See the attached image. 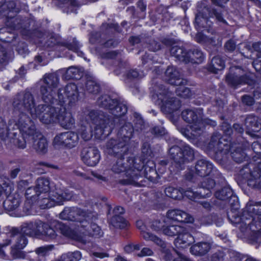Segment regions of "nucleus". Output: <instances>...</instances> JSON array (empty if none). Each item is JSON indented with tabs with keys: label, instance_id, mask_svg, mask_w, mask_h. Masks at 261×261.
Masks as SVG:
<instances>
[{
	"label": "nucleus",
	"instance_id": "f257e3e1",
	"mask_svg": "<svg viewBox=\"0 0 261 261\" xmlns=\"http://www.w3.org/2000/svg\"><path fill=\"white\" fill-rule=\"evenodd\" d=\"M253 154L250 161L244 166L243 177L247 185L253 189L261 193V138L251 144ZM237 223L248 225L250 229L253 227L261 229V200H249L242 213L236 218Z\"/></svg>",
	"mask_w": 261,
	"mask_h": 261
},
{
	"label": "nucleus",
	"instance_id": "f03ea898",
	"mask_svg": "<svg viewBox=\"0 0 261 261\" xmlns=\"http://www.w3.org/2000/svg\"><path fill=\"white\" fill-rule=\"evenodd\" d=\"M136 159L129 157L128 159V163H124V159L123 158L117 160L112 167L113 172L117 174H123L127 177L126 179L119 180V183L122 185H135L137 187H144L146 185L140 180L139 183L138 180L140 177H144L149 181L156 184L159 179L166 171L167 167L161 166L158 165L157 169L156 164L153 161H148L146 164L143 161L140 164H137L135 162Z\"/></svg>",
	"mask_w": 261,
	"mask_h": 261
},
{
	"label": "nucleus",
	"instance_id": "7ed1b4c3",
	"mask_svg": "<svg viewBox=\"0 0 261 261\" xmlns=\"http://www.w3.org/2000/svg\"><path fill=\"white\" fill-rule=\"evenodd\" d=\"M100 100V107L108 110L113 116L103 115L100 117L97 111L92 110L89 112L87 117L95 125V138L102 140L109 136L116 126L124 122V120L121 116L127 113L128 108L120 100L113 99L110 95L101 96Z\"/></svg>",
	"mask_w": 261,
	"mask_h": 261
},
{
	"label": "nucleus",
	"instance_id": "20e7f679",
	"mask_svg": "<svg viewBox=\"0 0 261 261\" xmlns=\"http://www.w3.org/2000/svg\"><path fill=\"white\" fill-rule=\"evenodd\" d=\"M220 126L223 134L214 132L209 142L205 145V150L209 153H213L219 160H222L224 155L230 154L235 162H243L247 158L245 151L250 147L249 142H232L231 135L233 130L231 124L227 121H223Z\"/></svg>",
	"mask_w": 261,
	"mask_h": 261
},
{
	"label": "nucleus",
	"instance_id": "39448f33",
	"mask_svg": "<svg viewBox=\"0 0 261 261\" xmlns=\"http://www.w3.org/2000/svg\"><path fill=\"white\" fill-rule=\"evenodd\" d=\"M35 102L33 94L30 92H25L23 96L20 95L16 96L13 99L12 105L13 108L18 111L19 124H21L23 128V132L30 135V128L34 129L33 136L28 139L25 138V141L27 143H33L34 148L36 152L39 153L45 154L47 151L48 141L44 136L40 133L37 132L36 126L33 121L28 115L30 114L33 117H35L33 112V108Z\"/></svg>",
	"mask_w": 261,
	"mask_h": 261
},
{
	"label": "nucleus",
	"instance_id": "423d86ee",
	"mask_svg": "<svg viewBox=\"0 0 261 261\" xmlns=\"http://www.w3.org/2000/svg\"><path fill=\"white\" fill-rule=\"evenodd\" d=\"M125 115V114L121 116L124 120V122L115 127L119 128L117 138H111L106 143L108 153L112 156L116 158L117 160L122 158L124 159V156L128 151L126 145H128L133 138L135 131L141 133L145 128L144 120L139 113H134V126L131 122L126 121V119L123 117Z\"/></svg>",
	"mask_w": 261,
	"mask_h": 261
},
{
	"label": "nucleus",
	"instance_id": "0eeeda50",
	"mask_svg": "<svg viewBox=\"0 0 261 261\" xmlns=\"http://www.w3.org/2000/svg\"><path fill=\"white\" fill-rule=\"evenodd\" d=\"M45 85L40 87V93L43 101L47 104L60 106V101H64L63 106L71 108L77 101L79 97V92L77 85L75 83H70L66 85L63 90L64 94L62 93V89L58 92V98L56 91L55 89L59 84L58 78L52 74H49L44 79Z\"/></svg>",
	"mask_w": 261,
	"mask_h": 261
},
{
	"label": "nucleus",
	"instance_id": "6e6552de",
	"mask_svg": "<svg viewBox=\"0 0 261 261\" xmlns=\"http://www.w3.org/2000/svg\"><path fill=\"white\" fill-rule=\"evenodd\" d=\"M215 179L210 177L203 178L198 184L201 198L210 197L212 196V191H214V196L218 200L224 201L230 206L231 211L236 212L240 208L239 198L235 194L226 178L222 173H219Z\"/></svg>",
	"mask_w": 261,
	"mask_h": 261
},
{
	"label": "nucleus",
	"instance_id": "1a4fd4ad",
	"mask_svg": "<svg viewBox=\"0 0 261 261\" xmlns=\"http://www.w3.org/2000/svg\"><path fill=\"white\" fill-rule=\"evenodd\" d=\"M60 106H53V105H39L34 106L33 112L36 118L45 124H53L58 123L65 129H70L74 126L75 119L71 112L67 110L63 106L64 101H60Z\"/></svg>",
	"mask_w": 261,
	"mask_h": 261
},
{
	"label": "nucleus",
	"instance_id": "9d476101",
	"mask_svg": "<svg viewBox=\"0 0 261 261\" xmlns=\"http://www.w3.org/2000/svg\"><path fill=\"white\" fill-rule=\"evenodd\" d=\"M18 111L14 108L13 115L9 119L8 124L2 117H0V147L2 141H8L15 147L24 149L25 148V139L33 136L34 129L30 128V135L23 132V128L19 124Z\"/></svg>",
	"mask_w": 261,
	"mask_h": 261
},
{
	"label": "nucleus",
	"instance_id": "9b49d317",
	"mask_svg": "<svg viewBox=\"0 0 261 261\" xmlns=\"http://www.w3.org/2000/svg\"><path fill=\"white\" fill-rule=\"evenodd\" d=\"M169 154L172 161L169 167L170 175L167 179L172 181L174 178H177L176 176L179 175L180 171L185 169L187 164L194 160L195 152L194 149L188 144L174 138L169 149Z\"/></svg>",
	"mask_w": 261,
	"mask_h": 261
},
{
	"label": "nucleus",
	"instance_id": "f8f14e48",
	"mask_svg": "<svg viewBox=\"0 0 261 261\" xmlns=\"http://www.w3.org/2000/svg\"><path fill=\"white\" fill-rule=\"evenodd\" d=\"M197 13L194 21L195 29L201 32L212 33L213 31V22L210 18H215L216 20L223 24L227 21L224 18L221 11L213 8L209 4L208 0H202L197 4Z\"/></svg>",
	"mask_w": 261,
	"mask_h": 261
},
{
	"label": "nucleus",
	"instance_id": "ddd939ff",
	"mask_svg": "<svg viewBox=\"0 0 261 261\" xmlns=\"http://www.w3.org/2000/svg\"><path fill=\"white\" fill-rule=\"evenodd\" d=\"M150 93L152 100L160 107L161 111L173 118L174 113L180 109L181 103L178 98L173 96V93L169 88L163 84H156L152 87Z\"/></svg>",
	"mask_w": 261,
	"mask_h": 261
},
{
	"label": "nucleus",
	"instance_id": "4468645a",
	"mask_svg": "<svg viewBox=\"0 0 261 261\" xmlns=\"http://www.w3.org/2000/svg\"><path fill=\"white\" fill-rule=\"evenodd\" d=\"M16 6L14 1L0 0V14L6 17L5 23L7 29L10 31H20L22 35L30 36L32 31L30 29L31 21L29 19L17 15L14 16H9V13L15 10Z\"/></svg>",
	"mask_w": 261,
	"mask_h": 261
},
{
	"label": "nucleus",
	"instance_id": "2eb2a0df",
	"mask_svg": "<svg viewBox=\"0 0 261 261\" xmlns=\"http://www.w3.org/2000/svg\"><path fill=\"white\" fill-rule=\"evenodd\" d=\"M4 227L9 228L10 230L16 229L17 230L18 232L14 236V240L23 236L25 237H36L49 240L56 236L54 230L49 225L48 223L40 220L23 223L20 228L10 226Z\"/></svg>",
	"mask_w": 261,
	"mask_h": 261
},
{
	"label": "nucleus",
	"instance_id": "dca6fc26",
	"mask_svg": "<svg viewBox=\"0 0 261 261\" xmlns=\"http://www.w3.org/2000/svg\"><path fill=\"white\" fill-rule=\"evenodd\" d=\"M50 181L48 178H38L36 182V189L41 196L40 202V208L42 210L48 209L56 205L63 204L66 197L63 192L59 193L57 191L50 190Z\"/></svg>",
	"mask_w": 261,
	"mask_h": 261
},
{
	"label": "nucleus",
	"instance_id": "f3484780",
	"mask_svg": "<svg viewBox=\"0 0 261 261\" xmlns=\"http://www.w3.org/2000/svg\"><path fill=\"white\" fill-rule=\"evenodd\" d=\"M59 218L63 220L80 222L79 226H81L84 220H97L98 215L96 212L85 210L77 206L65 207L60 213Z\"/></svg>",
	"mask_w": 261,
	"mask_h": 261
},
{
	"label": "nucleus",
	"instance_id": "a211bd4d",
	"mask_svg": "<svg viewBox=\"0 0 261 261\" xmlns=\"http://www.w3.org/2000/svg\"><path fill=\"white\" fill-rule=\"evenodd\" d=\"M164 192L166 195L174 200H181L184 197L192 201L201 199V195L198 191H194L191 188L185 189L181 187L175 188L172 186L167 187Z\"/></svg>",
	"mask_w": 261,
	"mask_h": 261
},
{
	"label": "nucleus",
	"instance_id": "6ab92c4d",
	"mask_svg": "<svg viewBox=\"0 0 261 261\" xmlns=\"http://www.w3.org/2000/svg\"><path fill=\"white\" fill-rule=\"evenodd\" d=\"M79 136L77 133L68 131L58 134L54 138L53 144L55 147L72 149L79 142Z\"/></svg>",
	"mask_w": 261,
	"mask_h": 261
},
{
	"label": "nucleus",
	"instance_id": "aec40b11",
	"mask_svg": "<svg viewBox=\"0 0 261 261\" xmlns=\"http://www.w3.org/2000/svg\"><path fill=\"white\" fill-rule=\"evenodd\" d=\"M107 207L108 211L107 214L109 224L116 228L121 229L126 228L129 223L122 216L125 213L124 208L119 205L115 206L113 210L112 216H111V205L110 204H107Z\"/></svg>",
	"mask_w": 261,
	"mask_h": 261
},
{
	"label": "nucleus",
	"instance_id": "412c9836",
	"mask_svg": "<svg viewBox=\"0 0 261 261\" xmlns=\"http://www.w3.org/2000/svg\"><path fill=\"white\" fill-rule=\"evenodd\" d=\"M49 225L54 230L56 236L52 240L56 238L57 236V232L59 231L65 237H68L78 242H84L83 237L80 236L79 231V226L75 230L72 229L68 225L66 224L59 221H54L48 223ZM50 239L49 240H50Z\"/></svg>",
	"mask_w": 261,
	"mask_h": 261
},
{
	"label": "nucleus",
	"instance_id": "4be33fe9",
	"mask_svg": "<svg viewBox=\"0 0 261 261\" xmlns=\"http://www.w3.org/2000/svg\"><path fill=\"white\" fill-rule=\"evenodd\" d=\"M195 174L201 177H208L215 179L219 173H221L210 161L206 159L198 160L193 167Z\"/></svg>",
	"mask_w": 261,
	"mask_h": 261
},
{
	"label": "nucleus",
	"instance_id": "5701e85b",
	"mask_svg": "<svg viewBox=\"0 0 261 261\" xmlns=\"http://www.w3.org/2000/svg\"><path fill=\"white\" fill-rule=\"evenodd\" d=\"M95 221L86 219L82 222V225L79 226L80 236L84 239V242H81V243H86L87 236L99 238L103 236V232L100 227L93 222Z\"/></svg>",
	"mask_w": 261,
	"mask_h": 261
},
{
	"label": "nucleus",
	"instance_id": "b1692460",
	"mask_svg": "<svg viewBox=\"0 0 261 261\" xmlns=\"http://www.w3.org/2000/svg\"><path fill=\"white\" fill-rule=\"evenodd\" d=\"M203 116V109L201 108L186 109L181 112V117L186 123L191 124L195 129L199 128V124Z\"/></svg>",
	"mask_w": 261,
	"mask_h": 261
},
{
	"label": "nucleus",
	"instance_id": "393cba45",
	"mask_svg": "<svg viewBox=\"0 0 261 261\" xmlns=\"http://www.w3.org/2000/svg\"><path fill=\"white\" fill-rule=\"evenodd\" d=\"M101 159L100 151L96 147H90L84 149L81 152V159L83 163L90 167H94Z\"/></svg>",
	"mask_w": 261,
	"mask_h": 261
},
{
	"label": "nucleus",
	"instance_id": "a878e982",
	"mask_svg": "<svg viewBox=\"0 0 261 261\" xmlns=\"http://www.w3.org/2000/svg\"><path fill=\"white\" fill-rule=\"evenodd\" d=\"M127 145H126V147L127 148L128 151H127V153L124 156L125 163H127L128 159L129 157H132L136 159L135 162H136L137 164H140V162L142 161L144 162V164H146L148 161H151L150 159H152L154 156L153 151L151 147V145L148 142H144L142 143L141 146V156L139 158L135 156L133 153H130L129 154V149Z\"/></svg>",
	"mask_w": 261,
	"mask_h": 261
},
{
	"label": "nucleus",
	"instance_id": "bb28decb",
	"mask_svg": "<svg viewBox=\"0 0 261 261\" xmlns=\"http://www.w3.org/2000/svg\"><path fill=\"white\" fill-rule=\"evenodd\" d=\"M244 124L246 133L252 137L257 136L255 133L261 129V119L254 115H247L245 119Z\"/></svg>",
	"mask_w": 261,
	"mask_h": 261
},
{
	"label": "nucleus",
	"instance_id": "cd10ccee",
	"mask_svg": "<svg viewBox=\"0 0 261 261\" xmlns=\"http://www.w3.org/2000/svg\"><path fill=\"white\" fill-rule=\"evenodd\" d=\"M166 217L172 222L180 224L192 223L194 221V218L191 215L179 209L168 210Z\"/></svg>",
	"mask_w": 261,
	"mask_h": 261
},
{
	"label": "nucleus",
	"instance_id": "c85d7f7f",
	"mask_svg": "<svg viewBox=\"0 0 261 261\" xmlns=\"http://www.w3.org/2000/svg\"><path fill=\"white\" fill-rule=\"evenodd\" d=\"M171 56L174 57L176 60L179 62L187 64L191 61V49H188L185 46L174 45L170 48Z\"/></svg>",
	"mask_w": 261,
	"mask_h": 261
},
{
	"label": "nucleus",
	"instance_id": "c756f323",
	"mask_svg": "<svg viewBox=\"0 0 261 261\" xmlns=\"http://www.w3.org/2000/svg\"><path fill=\"white\" fill-rule=\"evenodd\" d=\"M14 244L11 247L10 254L13 259L24 258L26 254L25 252L22 251L27 245L28 240L27 237L23 236L15 238L13 240Z\"/></svg>",
	"mask_w": 261,
	"mask_h": 261
},
{
	"label": "nucleus",
	"instance_id": "7c9ffc66",
	"mask_svg": "<svg viewBox=\"0 0 261 261\" xmlns=\"http://www.w3.org/2000/svg\"><path fill=\"white\" fill-rule=\"evenodd\" d=\"M165 79L167 83L171 85L175 86L186 83L187 80L181 77V73L178 69L173 66H169L165 72Z\"/></svg>",
	"mask_w": 261,
	"mask_h": 261
},
{
	"label": "nucleus",
	"instance_id": "2f4dec72",
	"mask_svg": "<svg viewBox=\"0 0 261 261\" xmlns=\"http://www.w3.org/2000/svg\"><path fill=\"white\" fill-rule=\"evenodd\" d=\"M194 242L193 236L188 232L184 227H182V230L178 233L177 238L174 240V244L178 248H184L190 246Z\"/></svg>",
	"mask_w": 261,
	"mask_h": 261
},
{
	"label": "nucleus",
	"instance_id": "473e14b6",
	"mask_svg": "<svg viewBox=\"0 0 261 261\" xmlns=\"http://www.w3.org/2000/svg\"><path fill=\"white\" fill-rule=\"evenodd\" d=\"M18 232L16 229L10 230L9 228H3L2 233L0 235V255H5L3 248L11 245L14 240V236Z\"/></svg>",
	"mask_w": 261,
	"mask_h": 261
},
{
	"label": "nucleus",
	"instance_id": "72a5a7b5",
	"mask_svg": "<svg viewBox=\"0 0 261 261\" xmlns=\"http://www.w3.org/2000/svg\"><path fill=\"white\" fill-rule=\"evenodd\" d=\"M8 194L5 196V199L3 203V207L9 212L16 211L21 202L19 195L12 194L11 190H8Z\"/></svg>",
	"mask_w": 261,
	"mask_h": 261
},
{
	"label": "nucleus",
	"instance_id": "f704fd0d",
	"mask_svg": "<svg viewBox=\"0 0 261 261\" xmlns=\"http://www.w3.org/2000/svg\"><path fill=\"white\" fill-rule=\"evenodd\" d=\"M243 71L244 70L241 66H236L231 67L229 73L226 75V82L228 85L233 88L241 85V75L239 73Z\"/></svg>",
	"mask_w": 261,
	"mask_h": 261
},
{
	"label": "nucleus",
	"instance_id": "c9c22d12",
	"mask_svg": "<svg viewBox=\"0 0 261 261\" xmlns=\"http://www.w3.org/2000/svg\"><path fill=\"white\" fill-rule=\"evenodd\" d=\"M225 67V60L220 56H214L211 63L206 65L207 70L213 73H218L219 70H222Z\"/></svg>",
	"mask_w": 261,
	"mask_h": 261
},
{
	"label": "nucleus",
	"instance_id": "e433bc0d",
	"mask_svg": "<svg viewBox=\"0 0 261 261\" xmlns=\"http://www.w3.org/2000/svg\"><path fill=\"white\" fill-rule=\"evenodd\" d=\"M81 46L80 42L75 37L70 40H64L62 44V47L75 53L79 57L85 58L84 53L80 50Z\"/></svg>",
	"mask_w": 261,
	"mask_h": 261
},
{
	"label": "nucleus",
	"instance_id": "4c0bfd02",
	"mask_svg": "<svg viewBox=\"0 0 261 261\" xmlns=\"http://www.w3.org/2000/svg\"><path fill=\"white\" fill-rule=\"evenodd\" d=\"M211 248V244L206 242H200L193 245L190 248L191 254L196 256L206 254Z\"/></svg>",
	"mask_w": 261,
	"mask_h": 261
},
{
	"label": "nucleus",
	"instance_id": "58836bf2",
	"mask_svg": "<svg viewBox=\"0 0 261 261\" xmlns=\"http://www.w3.org/2000/svg\"><path fill=\"white\" fill-rule=\"evenodd\" d=\"M231 128L233 130L231 135V140L232 142H243L244 141H247L244 138L242 137L244 132L242 124L234 123L232 127L231 126Z\"/></svg>",
	"mask_w": 261,
	"mask_h": 261
},
{
	"label": "nucleus",
	"instance_id": "ea45409f",
	"mask_svg": "<svg viewBox=\"0 0 261 261\" xmlns=\"http://www.w3.org/2000/svg\"><path fill=\"white\" fill-rule=\"evenodd\" d=\"M63 40L58 34H53L46 42L47 47L52 50H55L62 47Z\"/></svg>",
	"mask_w": 261,
	"mask_h": 261
},
{
	"label": "nucleus",
	"instance_id": "a19ab883",
	"mask_svg": "<svg viewBox=\"0 0 261 261\" xmlns=\"http://www.w3.org/2000/svg\"><path fill=\"white\" fill-rule=\"evenodd\" d=\"M142 237L146 241H150L153 242L156 245L160 247V251L163 249H165V247L167 246L165 241L151 232H143L142 233Z\"/></svg>",
	"mask_w": 261,
	"mask_h": 261
},
{
	"label": "nucleus",
	"instance_id": "79ce46f5",
	"mask_svg": "<svg viewBox=\"0 0 261 261\" xmlns=\"http://www.w3.org/2000/svg\"><path fill=\"white\" fill-rule=\"evenodd\" d=\"M191 61L193 64H201L205 59V55L199 48L191 49Z\"/></svg>",
	"mask_w": 261,
	"mask_h": 261
},
{
	"label": "nucleus",
	"instance_id": "37998d69",
	"mask_svg": "<svg viewBox=\"0 0 261 261\" xmlns=\"http://www.w3.org/2000/svg\"><path fill=\"white\" fill-rule=\"evenodd\" d=\"M187 84V82L186 83L175 85L176 86H178L175 89V92L177 96L185 99L189 98L192 97L193 94L191 89L185 87Z\"/></svg>",
	"mask_w": 261,
	"mask_h": 261
},
{
	"label": "nucleus",
	"instance_id": "c03bdc74",
	"mask_svg": "<svg viewBox=\"0 0 261 261\" xmlns=\"http://www.w3.org/2000/svg\"><path fill=\"white\" fill-rule=\"evenodd\" d=\"M81 77V74L77 68L70 67L63 74L62 79L66 81L79 80Z\"/></svg>",
	"mask_w": 261,
	"mask_h": 261
},
{
	"label": "nucleus",
	"instance_id": "a18cd8bd",
	"mask_svg": "<svg viewBox=\"0 0 261 261\" xmlns=\"http://www.w3.org/2000/svg\"><path fill=\"white\" fill-rule=\"evenodd\" d=\"M182 226L177 224H172L164 226L163 228V233L169 237H174L178 235L180 231L182 230Z\"/></svg>",
	"mask_w": 261,
	"mask_h": 261
},
{
	"label": "nucleus",
	"instance_id": "49530a36",
	"mask_svg": "<svg viewBox=\"0 0 261 261\" xmlns=\"http://www.w3.org/2000/svg\"><path fill=\"white\" fill-rule=\"evenodd\" d=\"M85 90L87 92L93 95H97L101 91L100 85L95 81L88 80L85 83Z\"/></svg>",
	"mask_w": 261,
	"mask_h": 261
},
{
	"label": "nucleus",
	"instance_id": "de8ad7c7",
	"mask_svg": "<svg viewBox=\"0 0 261 261\" xmlns=\"http://www.w3.org/2000/svg\"><path fill=\"white\" fill-rule=\"evenodd\" d=\"M40 195L37 189L36 186L34 187H28L25 191V199H30L33 200L38 201V203L40 205Z\"/></svg>",
	"mask_w": 261,
	"mask_h": 261
},
{
	"label": "nucleus",
	"instance_id": "09e8293b",
	"mask_svg": "<svg viewBox=\"0 0 261 261\" xmlns=\"http://www.w3.org/2000/svg\"><path fill=\"white\" fill-rule=\"evenodd\" d=\"M81 257L82 254L79 251L68 252L61 255L60 261H79Z\"/></svg>",
	"mask_w": 261,
	"mask_h": 261
},
{
	"label": "nucleus",
	"instance_id": "8fccbe9b",
	"mask_svg": "<svg viewBox=\"0 0 261 261\" xmlns=\"http://www.w3.org/2000/svg\"><path fill=\"white\" fill-rule=\"evenodd\" d=\"M241 85H248L254 86L256 84V80L254 75L252 73H245L241 75Z\"/></svg>",
	"mask_w": 261,
	"mask_h": 261
},
{
	"label": "nucleus",
	"instance_id": "3c124183",
	"mask_svg": "<svg viewBox=\"0 0 261 261\" xmlns=\"http://www.w3.org/2000/svg\"><path fill=\"white\" fill-rule=\"evenodd\" d=\"M36 202H38V201L26 199L22 207L23 214L22 216L32 215L34 205Z\"/></svg>",
	"mask_w": 261,
	"mask_h": 261
},
{
	"label": "nucleus",
	"instance_id": "603ef678",
	"mask_svg": "<svg viewBox=\"0 0 261 261\" xmlns=\"http://www.w3.org/2000/svg\"><path fill=\"white\" fill-rule=\"evenodd\" d=\"M242 103L247 106H252L255 102L254 97L248 95L244 94L241 97Z\"/></svg>",
	"mask_w": 261,
	"mask_h": 261
},
{
	"label": "nucleus",
	"instance_id": "864d4df0",
	"mask_svg": "<svg viewBox=\"0 0 261 261\" xmlns=\"http://www.w3.org/2000/svg\"><path fill=\"white\" fill-rule=\"evenodd\" d=\"M118 55L117 50H111L103 52L100 54L101 58L103 59H115Z\"/></svg>",
	"mask_w": 261,
	"mask_h": 261
},
{
	"label": "nucleus",
	"instance_id": "5fc2aeb1",
	"mask_svg": "<svg viewBox=\"0 0 261 261\" xmlns=\"http://www.w3.org/2000/svg\"><path fill=\"white\" fill-rule=\"evenodd\" d=\"M53 248V246L51 245L41 246L37 248L35 250V252L38 255L45 256Z\"/></svg>",
	"mask_w": 261,
	"mask_h": 261
},
{
	"label": "nucleus",
	"instance_id": "6e6d98bb",
	"mask_svg": "<svg viewBox=\"0 0 261 261\" xmlns=\"http://www.w3.org/2000/svg\"><path fill=\"white\" fill-rule=\"evenodd\" d=\"M217 122L215 120H213L208 118H203V116H202V121L199 124V128L197 130H200L201 127L205 126V125H210L213 127H215L217 126Z\"/></svg>",
	"mask_w": 261,
	"mask_h": 261
},
{
	"label": "nucleus",
	"instance_id": "4d7b16f0",
	"mask_svg": "<svg viewBox=\"0 0 261 261\" xmlns=\"http://www.w3.org/2000/svg\"><path fill=\"white\" fill-rule=\"evenodd\" d=\"M163 255V259L165 261H173V255L171 252V250L166 246L165 249H163L160 251Z\"/></svg>",
	"mask_w": 261,
	"mask_h": 261
},
{
	"label": "nucleus",
	"instance_id": "13d9d810",
	"mask_svg": "<svg viewBox=\"0 0 261 261\" xmlns=\"http://www.w3.org/2000/svg\"><path fill=\"white\" fill-rule=\"evenodd\" d=\"M225 254L223 251H218L213 253L211 257V261H224Z\"/></svg>",
	"mask_w": 261,
	"mask_h": 261
},
{
	"label": "nucleus",
	"instance_id": "bf43d9fd",
	"mask_svg": "<svg viewBox=\"0 0 261 261\" xmlns=\"http://www.w3.org/2000/svg\"><path fill=\"white\" fill-rule=\"evenodd\" d=\"M179 132L189 141L195 139V136L191 133L190 130L186 127H182L180 128Z\"/></svg>",
	"mask_w": 261,
	"mask_h": 261
},
{
	"label": "nucleus",
	"instance_id": "052dcab7",
	"mask_svg": "<svg viewBox=\"0 0 261 261\" xmlns=\"http://www.w3.org/2000/svg\"><path fill=\"white\" fill-rule=\"evenodd\" d=\"M17 51L19 54L22 56H25L29 54V49L28 44L23 42L17 46Z\"/></svg>",
	"mask_w": 261,
	"mask_h": 261
},
{
	"label": "nucleus",
	"instance_id": "680f3d73",
	"mask_svg": "<svg viewBox=\"0 0 261 261\" xmlns=\"http://www.w3.org/2000/svg\"><path fill=\"white\" fill-rule=\"evenodd\" d=\"M8 53L5 47L0 44V64H3L8 60Z\"/></svg>",
	"mask_w": 261,
	"mask_h": 261
},
{
	"label": "nucleus",
	"instance_id": "e2e57ef3",
	"mask_svg": "<svg viewBox=\"0 0 261 261\" xmlns=\"http://www.w3.org/2000/svg\"><path fill=\"white\" fill-rule=\"evenodd\" d=\"M118 41L114 38H111L107 40L102 43V46L105 48H115L118 45Z\"/></svg>",
	"mask_w": 261,
	"mask_h": 261
},
{
	"label": "nucleus",
	"instance_id": "0e129e2a",
	"mask_svg": "<svg viewBox=\"0 0 261 261\" xmlns=\"http://www.w3.org/2000/svg\"><path fill=\"white\" fill-rule=\"evenodd\" d=\"M151 133L155 137H162L165 135V129L163 127L155 126L152 128Z\"/></svg>",
	"mask_w": 261,
	"mask_h": 261
},
{
	"label": "nucleus",
	"instance_id": "69168bd1",
	"mask_svg": "<svg viewBox=\"0 0 261 261\" xmlns=\"http://www.w3.org/2000/svg\"><path fill=\"white\" fill-rule=\"evenodd\" d=\"M224 47L226 50L229 52L233 51L236 48V42L232 39H229L225 42Z\"/></svg>",
	"mask_w": 261,
	"mask_h": 261
},
{
	"label": "nucleus",
	"instance_id": "338daca9",
	"mask_svg": "<svg viewBox=\"0 0 261 261\" xmlns=\"http://www.w3.org/2000/svg\"><path fill=\"white\" fill-rule=\"evenodd\" d=\"M194 169L192 167L189 169L188 171H186L184 175V179L189 181H192L194 177Z\"/></svg>",
	"mask_w": 261,
	"mask_h": 261
},
{
	"label": "nucleus",
	"instance_id": "774afa93",
	"mask_svg": "<svg viewBox=\"0 0 261 261\" xmlns=\"http://www.w3.org/2000/svg\"><path fill=\"white\" fill-rule=\"evenodd\" d=\"M139 75V73L136 69H130L127 72L125 77L127 80H134L137 79Z\"/></svg>",
	"mask_w": 261,
	"mask_h": 261
}]
</instances>
